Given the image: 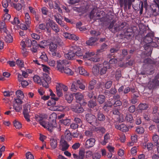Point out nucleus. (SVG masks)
I'll return each instance as SVG.
<instances>
[{
  "mask_svg": "<svg viewBox=\"0 0 159 159\" xmlns=\"http://www.w3.org/2000/svg\"><path fill=\"white\" fill-rule=\"evenodd\" d=\"M69 65V61L66 60H58L57 61V67L60 71L62 72L63 69Z\"/></svg>",
  "mask_w": 159,
  "mask_h": 159,
  "instance_id": "obj_1",
  "label": "nucleus"
},
{
  "mask_svg": "<svg viewBox=\"0 0 159 159\" xmlns=\"http://www.w3.org/2000/svg\"><path fill=\"white\" fill-rule=\"evenodd\" d=\"M86 120L92 125L94 126H98L99 124L97 117L91 113H88L85 115Z\"/></svg>",
  "mask_w": 159,
  "mask_h": 159,
  "instance_id": "obj_2",
  "label": "nucleus"
},
{
  "mask_svg": "<svg viewBox=\"0 0 159 159\" xmlns=\"http://www.w3.org/2000/svg\"><path fill=\"white\" fill-rule=\"evenodd\" d=\"M55 117L52 120H50L49 122H41V125L44 128L48 129L49 131H52V129L54 127H55L57 125L56 122Z\"/></svg>",
  "mask_w": 159,
  "mask_h": 159,
  "instance_id": "obj_3",
  "label": "nucleus"
},
{
  "mask_svg": "<svg viewBox=\"0 0 159 159\" xmlns=\"http://www.w3.org/2000/svg\"><path fill=\"white\" fill-rule=\"evenodd\" d=\"M127 24L125 22H122L118 24H116L114 26V29L111 30V32L116 33L117 32L125 30L127 28Z\"/></svg>",
  "mask_w": 159,
  "mask_h": 159,
  "instance_id": "obj_4",
  "label": "nucleus"
},
{
  "mask_svg": "<svg viewBox=\"0 0 159 159\" xmlns=\"http://www.w3.org/2000/svg\"><path fill=\"white\" fill-rule=\"evenodd\" d=\"M22 99L19 98H15L12 102L13 108L17 112H19L22 109Z\"/></svg>",
  "mask_w": 159,
  "mask_h": 159,
  "instance_id": "obj_5",
  "label": "nucleus"
},
{
  "mask_svg": "<svg viewBox=\"0 0 159 159\" xmlns=\"http://www.w3.org/2000/svg\"><path fill=\"white\" fill-rule=\"evenodd\" d=\"M70 108L73 111L76 113H81L84 111L82 106L77 102L71 104Z\"/></svg>",
  "mask_w": 159,
  "mask_h": 159,
  "instance_id": "obj_6",
  "label": "nucleus"
},
{
  "mask_svg": "<svg viewBox=\"0 0 159 159\" xmlns=\"http://www.w3.org/2000/svg\"><path fill=\"white\" fill-rule=\"evenodd\" d=\"M77 48L76 46H71L70 52H68L67 53L65 54V56L66 58L69 60H72L74 57L75 56V50Z\"/></svg>",
  "mask_w": 159,
  "mask_h": 159,
  "instance_id": "obj_7",
  "label": "nucleus"
},
{
  "mask_svg": "<svg viewBox=\"0 0 159 159\" xmlns=\"http://www.w3.org/2000/svg\"><path fill=\"white\" fill-rule=\"evenodd\" d=\"M96 140L92 138L88 139L85 142L84 147L86 149H89L93 147L95 144Z\"/></svg>",
  "mask_w": 159,
  "mask_h": 159,
  "instance_id": "obj_8",
  "label": "nucleus"
},
{
  "mask_svg": "<svg viewBox=\"0 0 159 159\" xmlns=\"http://www.w3.org/2000/svg\"><path fill=\"white\" fill-rule=\"evenodd\" d=\"M133 30L131 29H127L123 31L122 33L120 34L121 37L122 38L129 39L131 36L133 34Z\"/></svg>",
  "mask_w": 159,
  "mask_h": 159,
  "instance_id": "obj_9",
  "label": "nucleus"
},
{
  "mask_svg": "<svg viewBox=\"0 0 159 159\" xmlns=\"http://www.w3.org/2000/svg\"><path fill=\"white\" fill-rule=\"evenodd\" d=\"M70 145L65 140L63 139L61 140L59 146V149L62 151H65L67 150Z\"/></svg>",
  "mask_w": 159,
  "mask_h": 159,
  "instance_id": "obj_10",
  "label": "nucleus"
},
{
  "mask_svg": "<svg viewBox=\"0 0 159 159\" xmlns=\"http://www.w3.org/2000/svg\"><path fill=\"white\" fill-rule=\"evenodd\" d=\"M49 25L53 30L56 33H58L60 31V29L58 25L52 20H49Z\"/></svg>",
  "mask_w": 159,
  "mask_h": 159,
  "instance_id": "obj_11",
  "label": "nucleus"
},
{
  "mask_svg": "<svg viewBox=\"0 0 159 159\" xmlns=\"http://www.w3.org/2000/svg\"><path fill=\"white\" fill-rule=\"evenodd\" d=\"M154 36V35L153 33H149L146 35L143 40L145 43H150L152 42Z\"/></svg>",
  "mask_w": 159,
  "mask_h": 159,
  "instance_id": "obj_12",
  "label": "nucleus"
},
{
  "mask_svg": "<svg viewBox=\"0 0 159 159\" xmlns=\"http://www.w3.org/2000/svg\"><path fill=\"white\" fill-rule=\"evenodd\" d=\"M115 127L116 129L123 132H125L128 131V127L125 125L123 124L120 125H115Z\"/></svg>",
  "mask_w": 159,
  "mask_h": 159,
  "instance_id": "obj_13",
  "label": "nucleus"
},
{
  "mask_svg": "<svg viewBox=\"0 0 159 159\" xmlns=\"http://www.w3.org/2000/svg\"><path fill=\"white\" fill-rule=\"evenodd\" d=\"M18 80L19 81L21 82V84L23 88L25 87L29 84L28 82L26 80H24L22 76L20 74L18 75Z\"/></svg>",
  "mask_w": 159,
  "mask_h": 159,
  "instance_id": "obj_14",
  "label": "nucleus"
},
{
  "mask_svg": "<svg viewBox=\"0 0 159 159\" xmlns=\"http://www.w3.org/2000/svg\"><path fill=\"white\" fill-rule=\"evenodd\" d=\"M98 38L97 37H92L86 42V43L88 45L92 46L98 40Z\"/></svg>",
  "mask_w": 159,
  "mask_h": 159,
  "instance_id": "obj_15",
  "label": "nucleus"
},
{
  "mask_svg": "<svg viewBox=\"0 0 159 159\" xmlns=\"http://www.w3.org/2000/svg\"><path fill=\"white\" fill-rule=\"evenodd\" d=\"M110 140V136L109 133H107L104 135V139L102 140L100 143L102 145H105L106 144L108 143Z\"/></svg>",
  "mask_w": 159,
  "mask_h": 159,
  "instance_id": "obj_16",
  "label": "nucleus"
},
{
  "mask_svg": "<svg viewBox=\"0 0 159 159\" xmlns=\"http://www.w3.org/2000/svg\"><path fill=\"white\" fill-rule=\"evenodd\" d=\"M96 83V81L94 80H92L89 82L88 86L89 91H92L94 89Z\"/></svg>",
  "mask_w": 159,
  "mask_h": 159,
  "instance_id": "obj_17",
  "label": "nucleus"
},
{
  "mask_svg": "<svg viewBox=\"0 0 159 159\" xmlns=\"http://www.w3.org/2000/svg\"><path fill=\"white\" fill-rule=\"evenodd\" d=\"M9 11V9H5L4 10V11L5 13L3 16V20L4 22H7L9 20L10 15L8 13Z\"/></svg>",
  "mask_w": 159,
  "mask_h": 159,
  "instance_id": "obj_18",
  "label": "nucleus"
},
{
  "mask_svg": "<svg viewBox=\"0 0 159 159\" xmlns=\"http://www.w3.org/2000/svg\"><path fill=\"white\" fill-rule=\"evenodd\" d=\"M25 24L28 26H30L31 24V20L30 15L28 13H25Z\"/></svg>",
  "mask_w": 159,
  "mask_h": 159,
  "instance_id": "obj_19",
  "label": "nucleus"
},
{
  "mask_svg": "<svg viewBox=\"0 0 159 159\" xmlns=\"http://www.w3.org/2000/svg\"><path fill=\"white\" fill-rule=\"evenodd\" d=\"M65 99L69 103H71L73 99V95L70 93H66L65 95Z\"/></svg>",
  "mask_w": 159,
  "mask_h": 159,
  "instance_id": "obj_20",
  "label": "nucleus"
},
{
  "mask_svg": "<svg viewBox=\"0 0 159 159\" xmlns=\"http://www.w3.org/2000/svg\"><path fill=\"white\" fill-rule=\"evenodd\" d=\"M139 96L136 94H133L131 96V99L130 100V102L133 104L136 103L138 101Z\"/></svg>",
  "mask_w": 159,
  "mask_h": 159,
  "instance_id": "obj_21",
  "label": "nucleus"
},
{
  "mask_svg": "<svg viewBox=\"0 0 159 159\" xmlns=\"http://www.w3.org/2000/svg\"><path fill=\"white\" fill-rule=\"evenodd\" d=\"M97 118L98 121H104L105 120V117L102 113L99 112L97 116Z\"/></svg>",
  "mask_w": 159,
  "mask_h": 159,
  "instance_id": "obj_22",
  "label": "nucleus"
},
{
  "mask_svg": "<svg viewBox=\"0 0 159 159\" xmlns=\"http://www.w3.org/2000/svg\"><path fill=\"white\" fill-rule=\"evenodd\" d=\"M58 100V98H51V99L48 101V105L49 106H55L56 104V101H57Z\"/></svg>",
  "mask_w": 159,
  "mask_h": 159,
  "instance_id": "obj_23",
  "label": "nucleus"
},
{
  "mask_svg": "<svg viewBox=\"0 0 159 159\" xmlns=\"http://www.w3.org/2000/svg\"><path fill=\"white\" fill-rule=\"evenodd\" d=\"M33 80L34 82L40 85L42 84L43 80H41L40 77L38 75H35L33 77Z\"/></svg>",
  "mask_w": 159,
  "mask_h": 159,
  "instance_id": "obj_24",
  "label": "nucleus"
},
{
  "mask_svg": "<svg viewBox=\"0 0 159 159\" xmlns=\"http://www.w3.org/2000/svg\"><path fill=\"white\" fill-rule=\"evenodd\" d=\"M88 60L91 62H97L99 61L100 58L97 54H95L94 56L89 58Z\"/></svg>",
  "mask_w": 159,
  "mask_h": 159,
  "instance_id": "obj_25",
  "label": "nucleus"
},
{
  "mask_svg": "<svg viewBox=\"0 0 159 159\" xmlns=\"http://www.w3.org/2000/svg\"><path fill=\"white\" fill-rule=\"evenodd\" d=\"M79 73L80 74L83 75L84 76H87L89 75V73L83 67H80L79 68Z\"/></svg>",
  "mask_w": 159,
  "mask_h": 159,
  "instance_id": "obj_26",
  "label": "nucleus"
},
{
  "mask_svg": "<svg viewBox=\"0 0 159 159\" xmlns=\"http://www.w3.org/2000/svg\"><path fill=\"white\" fill-rule=\"evenodd\" d=\"M30 108V106L28 103L26 104L23 106V113H29Z\"/></svg>",
  "mask_w": 159,
  "mask_h": 159,
  "instance_id": "obj_27",
  "label": "nucleus"
},
{
  "mask_svg": "<svg viewBox=\"0 0 159 159\" xmlns=\"http://www.w3.org/2000/svg\"><path fill=\"white\" fill-rule=\"evenodd\" d=\"M105 97L103 95H99L97 98L98 102L100 104H102L105 101Z\"/></svg>",
  "mask_w": 159,
  "mask_h": 159,
  "instance_id": "obj_28",
  "label": "nucleus"
},
{
  "mask_svg": "<svg viewBox=\"0 0 159 159\" xmlns=\"http://www.w3.org/2000/svg\"><path fill=\"white\" fill-rule=\"evenodd\" d=\"M57 47V45L56 44L51 43L50 44L49 48L51 52H52L53 51H56Z\"/></svg>",
  "mask_w": 159,
  "mask_h": 159,
  "instance_id": "obj_29",
  "label": "nucleus"
},
{
  "mask_svg": "<svg viewBox=\"0 0 159 159\" xmlns=\"http://www.w3.org/2000/svg\"><path fill=\"white\" fill-rule=\"evenodd\" d=\"M48 45L47 42L46 40H42L39 42V46L41 48H45V47Z\"/></svg>",
  "mask_w": 159,
  "mask_h": 159,
  "instance_id": "obj_30",
  "label": "nucleus"
},
{
  "mask_svg": "<svg viewBox=\"0 0 159 159\" xmlns=\"http://www.w3.org/2000/svg\"><path fill=\"white\" fill-rule=\"evenodd\" d=\"M159 139V136L157 134H155L152 137V140L154 142V145L156 146H158L159 144L158 140Z\"/></svg>",
  "mask_w": 159,
  "mask_h": 159,
  "instance_id": "obj_31",
  "label": "nucleus"
},
{
  "mask_svg": "<svg viewBox=\"0 0 159 159\" xmlns=\"http://www.w3.org/2000/svg\"><path fill=\"white\" fill-rule=\"evenodd\" d=\"M95 53L93 52H86L85 55L83 57L84 58H91L92 57L94 56Z\"/></svg>",
  "mask_w": 159,
  "mask_h": 159,
  "instance_id": "obj_32",
  "label": "nucleus"
},
{
  "mask_svg": "<svg viewBox=\"0 0 159 159\" xmlns=\"http://www.w3.org/2000/svg\"><path fill=\"white\" fill-rule=\"evenodd\" d=\"M68 67H66L63 69L64 71L61 72V73H65L66 74L69 75H72L73 74V72L70 69L68 68Z\"/></svg>",
  "mask_w": 159,
  "mask_h": 159,
  "instance_id": "obj_33",
  "label": "nucleus"
},
{
  "mask_svg": "<svg viewBox=\"0 0 159 159\" xmlns=\"http://www.w3.org/2000/svg\"><path fill=\"white\" fill-rule=\"evenodd\" d=\"M92 70L94 75H97L99 74V68L98 66H93Z\"/></svg>",
  "mask_w": 159,
  "mask_h": 159,
  "instance_id": "obj_34",
  "label": "nucleus"
},
{
  "mask_svg": "<svg viewBox=\"0 0 159 159\" xmlns=\"http://www.w3.org/2000/svg\"><path fill=\"white\" fill-rule=\"evenodd\" d=\"M50 145L52 149H55L57 146V141L52 139H50Z\"/></svg>",
  "mask_w": 159,
  "mask_h": 159,
  "instance_id": "obj_35",
  "label": "nucleus"
},
{
  "mask_svg": "<svg viewBox=\"0 0 159 159\" xmlns=\"http://www.w3.org/2000/svg\"><path fill=\"white\" fill-rule=\"evenodd\" d=\"M13 124L16 129H19L22 127L21 124L16 120H15L13 121Z\"/></svg>",
  "mask_w": 159,
  "mask_h": 159,
  "instance_id": "obj_36",
  "label": "nucleus"
},
{
  "mask_svg": "<svg viewBox=\"0 0 159 159\" xmlns=\"http://www.w3.org/2000/svg\"><path fill=\"white\" fill-rule=\"evenodd\" d=\"M52 56L56 58H59L61 57V55L60 53L56 51H53L51 53Z\"/></svg>",
  "mask_w": 159,
  "mask_h": 159,
  "instance_id": "obj_37",
  "label": "nucleus"
},
{
  "mask_svg": "<svg viewBox=\"0 0 159 159\" xmlns=\"http://www.w3.org/2000/svg\"><path fill=\"white\" fill-rule=\"evenodd\" d=\"M17 98L22 99L24 97V95L22 91L20 90H17L16 92Z\"/></svg>",
  "mask_w": 159,
  "mask_h": 159,
  "instance_id": "obj_38",
  "label": "nucleus"
},
{
  "mask_svg": "<svg viewBox=\"0 0 159 159\" xmlns=\"http://www.w3.org/2000/svg\"><path fill=\"white\" fill-rule=\"evenodd\" d=\"M42 55L40 56L39 58L43 61H47L48 60V58L47 56L44 52H43L41 53Z\"/></svg>",
  "mask_w": 159,
  "mask_h": 159,
  "instance_id": "obj_39",
  "label": "nucleus"
},
{
  "mask_svg": "<svg viewBox=\"0 0 159 159\" xmlns=\"http://www.w3.org/2000/svg\"><path fill=\"white\" fill-rule=\"evenodd\" d=\"M90 100L88 102V106L89 107L93 108L94 107L96 106L97 104L96 102V99Z\"/></svg>",
  "mask_w": 159,
  "mask_h": 159,
  "instance_id": "obj_40",
  "label": "nucleus"
},
{
  "mask_svg": "<svg viewBox=\"0 0 159 159\" xmlns=\"http://www.w3.org/2000/svg\"><path fill=\"white\" fill-rule=\"evenodd\" d=\"M95 130L98 132H101L104 134L106 132V129L102 127H98L95 128Z\"/></svg>",
  "mask_w": 159,
  "mask_h": 159,
  "instance_id": "obj_41",
  "label": "nucleus"
},
{
  "mask_svg": "<svg viewBox=\"0 0 159 159\" xmlns=\"http://www.w3.org/2000/svg\"><path fill=\"white\" fill-rule=\"evenodd\" d=\"M61 123L66 126L69 125L71 123L70 120L69 119H62L60 120Z\"/></svg>",
  "mask_w": 159,
  "mask_h": 159,
  "instance_id": "obj_42",
  "label": "nucleus"
},
{
  "mask_svg": "<svg viewBox=\"0 0 159 159\" xmlns=\"http://www.w3.org/2000/svg\"><path fill=\"white\" fill-rule=\"evenodd\" d=\"M16 64L19 66L21 69L24 68V62L21 60H17L16 62Z\"/></svg>",
  "mask_w": 159,
  "mask_h": 159,
  "instance_id": "obj_43",
  "label": "nucleus"
},
{
  "mask_svg": "<svg viewBox=\"0 0 159 159\" xmlns=\"http://www.w3.org/2000/svg\"><path fill=\"white\" fill-rule=\"evenodd\" d=\"M11 6L12 7H13L15 8L18 11L21 10L22 8L21 5L20 3H17V4L13 3Z\"/></svg>",
  "mask_w": 159,
  "mask_h": 159,
  "instance_id": "obj_44",
  "label": "nucleus"
},
{
  "mask_svg": "<svg viewBox=\"0 0 159 159\" xmlns=\"http://www.w3.org/2000/svg\"><path fill=\"white\" fill-rule=\"evenodd\" d=\"M35 118L36 121H39L40 125L41 122H45V121L43 120V118L42 115H36L35 116Z\"/></svg>",
  "mask_w": 159,
  "mask_h": 159,
  "instance_id": "obj_45",
  "label": "nucleus"
},
{
  "mask_svg": "<svg viewBox=\"0 0 159 159\" xmlns=\"http://www.w3.org/2000/svg\"><path fill=\"white\" fill-rule=\"evenodd\" d=\"M75 97L77 101H81L84 98L82 95L80 93H77L75 94Z\"/></svg>",
  "mask_w": 159,
  "mask_h": 159,
  "instance_id": "obj_46",
  "label": "nucleus"
},
{
  "mask_svg": "<svg viewBox=\"0 0 159 159\" xmlns=\"http://www.w3.org/2000/svg\"><path fill=\"white\" fill-rule=\"evenodd\" d=\"M84 133L85 135L89 138H91L93 136V132L91 130H86Z\"/></svg>",
  "mask_w": 159,
  "mask_h": 159,
  "instance_id": "obj_47",
  "label": "nucleus"
},
{
  "mask_svg": "<svg viewBox=\"0 0 159 159\" xmlns=\"http://www.w3.org/2000/svg\"><path fill=\"white\" fill-rule=\"evenodd\" d=\"M97 13V10L95 8H93L92 11H91L89 14V18L90 19H92L96 15V14Z\"/></svg>",
  "mask_w": 159,
  "mask_h": 159,
  "instance_id": "obj_48",
  "label": "nucleus"
},
{
  "mask_svg": "<svg viewBox=\"0 0 159 159\" xmlns=\"http://www.w3.org/2000/svg\"><path fill=\"white\" fill-rule=\"evenodd\" d=\"M107 66L106 67L104 66L103 68L100 69V74L101 75H103L106 74L107 70V67L109 66V64H107Z\"/></svg>",
  "mask_w": 159,
  "mask_h": 159,
  "instance_id": "obj_49",
  "label": "nucleus"
},
{
  "mask_svg": "<svg viewBox=\"0 0 159 159\" xmlns=\"http://www.w3.org/2000/svg\"><path fill=\"white\" fill-rule=\"evenodd\" d=\"M43 76V81L48 83L50 82L51 78L48 75L44 74Z\"/></svg>",
  "mask_w": 159,
  "mask_h": 159,
  "instance_id": "obj_50",
  "label": "nucleus"
},
{
  "mask_svg": "<svg viewBox=\"0 0 159 159\" xmlns=\"http://www.w3.org/2000/svg\"><path fill=\"white\" fill-rule=\"evenodd\" d=\"M41 11L43 15L44 16H46L47 15L48 10L47 7H43L41 9Z\"/></svg>",
  "mask_w": 159,
  "mask_h": 159,
  "instance_id": "obj_51",
  "label": "nucleus"
},
{
  "mask_svg": "<svg viewBox=\"0 0 159 159\" xmlns=\"http://www.w3.org/2000/svg\"><path fill=\"white\" fill-rule=\"evenodd\" d=\"M136 131L137 133L139 134H142L144 133V131L143 127L138 126L137 128Z\"/></svg>",
  "mask_w": 159,
  "mask_h": 159,
  "instance_id": "obj_52",
  "label": "nucleus"
},
{
  "mask_svg": "<svg viewBox=\"0 0 159 159\" xmlns=\"http://www.w3.org/2000/svg\"><path fill=\"white\" fill-rule=\"evenodd\" d=\"M139 107L140 110H143L147 109L148 107L146 103H140L139 105Z\"/></svg>",
  "mask_w": 159,
  "mask_h": 159,
  "instance_id": "obj_53",
  "label": "nucleus"
},
{
  "mask_svg": "<svg viewBox=\"0 0 159 159\" xmlns=\"http://www.w3.org/2000/svg\"><path fill=\"white\" fill-rule=\"evenodd\" d=\"M125 120L128 122L132 123L133 121V118L131 114H128L126 116Z\"/></svg>",
  "mask_w": 159,
  "mask_h": 159,
  "instance_id": "obj_54",
  "label": "nucleus"
},
{
  "mask_svg": "<svg viewBox=\"0 0 159 159\" xmlns=\"http://www.w3.org/2000/svg\"><path fill=\"white\" fill-rule=\"evenodd\" d=\"M77 85L75 82H73L71 86V89L72 91L75 92L79 88L76 86Z\"/></svg>",
  "mask_w": 159,
  "mask_h": 159,
  "instance_id": "obj_55",
  "label": "nucleus"
},
{
  "mask_svg": "<svg viewBox=\"0 0 159 159\" xmlns=\"http://www.w3.org/2000/svg\"><path fill=\"white\" fill-rule=\"evenodd\" d=\"M10 2V0H3L2 2V5L4 8L7 9Z\"/></svg>",
  "mask_w": 159,
  "mask_h": 159,
  "instance_id": "obj_56",
  "label": "nucleus"
},
{
  "mask_svg": "<svg viewBox=\"0 0 159 159\" xmlns=\"http://www.w3.org/2000/svg\"><path fill=\"white\" fill-rule=\"evenodd\" d=\"M25 42L26 47H30L31 46V40L28 38H27L25 39Z\"/></svg>",
  "mask_w": 159,
  "mask_h": 159,
  "instance_id": "obj_57",
  "label": "nucleus"
},
{
  "mask_svg": "<svg viewBox=\"0 0 159 159\" xmlns=\"http://www.w3.org/2000/svg\"><path fill=\"white\" fill-rule=\"evenodd\" d=\"M121 76V71L120 70H117L116 72V80L119 81L120 78Z\"/></svg>",
  "mask_w": 159,
  "mask_h": 159,
  "instance_id": "obj_58",
  "label": "nucleus"
},
{
  "mask_svg": "<svg viewBox=\"0 0 159 159\" xmlns=\"http://www.w3.org/2000/svg\"><path fill=\"white\" fill-rule=\"evenodd\" d=\"M79 159H84V150H80L79 152Z\"/></svg>",
  "mask_w": 159,
  "mask_h": 159,
  "instance_id": "obj_59",
  "label": "nucleus"
},
{
  "mask_svg": "<svg viewBox=\"0 0 159 159\" xmlns=\"http://www.w3.org/2000/svg\"><path fill=\"white\" fill-rule=\"evenodd\" d=\"M89 92L88 94V96L90 98H93L94 99H96V98L94 95V92L92 91H89Z\"/></svg>",
  "mask_w": 159,
  "mask_h": 159,
  "instance_id": "obj_60",
  "label": "nucleus"
},
{
  "mask_svg": "<svg viewBox=\"0 0 159 159\" xmlns=\"http://www.w3.org/2000/svg\"><path fill=\"white\" fill-rule=\"evenodd\" d=\"M147 147L148 151L152 150L153 147V144L151 143H148L147 144L145 145V147Z\"/></svg>",
  "mask_w": 159,
  "mask_h": 159,
  "instance_id": "obj_61",
  "label": "nucleus"
},
{
  "mask_svg": "<svg viewBox=\"0 0 159 159\" xmlns=\"http://www.w3.org/2000/svg\"><path fill=\"white\" fill-rule=\"evenodd\" d=\"M39 47V45L32 46V48H31V50L33 53H36L37 52Z\"/></svg>",
  "mask_w": 159,
  "mask_h": 159,
  "instance_id": "obj_62",
  "label": "nucleus"
},
{
  "mask_svg": "<svg viewBox=\"0 0 159 159\" xmlns=\"http://www.w3.org/2000/svg\"><path fill=\"white\" fill-rule=\"evenodd\" d=\"M90 33L92 35L94 36H98L100 34V33L99 32L94 30H91Z\"/></svg>",
  "mask_w": 159,
  "mask_h": 159,
  "instance_id": "obj_63",
  "label": "nucleus"
},
{
  "mask_svg": "<svg viewBox=\"0 0 159 159\" xmlns=\"http://www.w3.org/2000/svg\"><path fill=\"white\" fill-rule=\"evenodd\" d=\"M31 36L32 38L36 40H39L40 38V36L39 35L36 34L35 33H33L31 34Z\"/></svg>",
  "mask_w": 159,
  "mask_h": 159,
  "instance_id": "obj_64",
  "label": "nucleus"
}]
</instances>
